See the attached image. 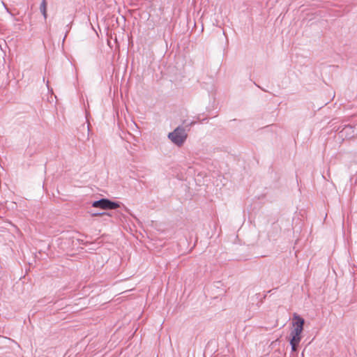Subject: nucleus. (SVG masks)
Here are the masks:
<instances>
[{"label": "nucleus", "instance_id": "f257e3e1", "mask_svg": "<svg viewBox=\"0 0 357 357\" xmlns=\"http://www.w3.org/2000/svg\"><path fill=\"white\" fill-rule=\"evenodd\" d=\"M305 324L304 319L299 315L294 314L292 319V328L289 334V342L291 350L296 351L302 339V333Z\"/></svg>", "mask_w": 357, "mask_h": 357}, {"label": "nucleus", "instance_id": "f03ea898", "mask_svg": "<svg viewBox=\"0 0 357 357\" xmlns=\"http://www.w3.org/2000/svg\"><path fill=\"white\" fill-rule=\"evenodd\" d=\"M169 138L178 146H181L187 138V134L183 128H177L169 134Z\"/></svg>", "mask_w": 357, "mask_h": 357}, {"label": "nucleus", "instance_id": "7ed1b4c3", "mask_svg": "<svg viewBox=\"0 0 357 357\" xmlns=\"http://www.w3.org/2000/svg\"><path fill=\"white\" fill-rule=\"evenodd\" d=\"M92 206L94 208H100L103 210L115 209L120 206L117 202H112L107 199H101L98 201H95L92 203Z\"/></svg>", "mask_w": 357, "mask_h": 357}, {"label": "nucleus", "instance_id": "20e7f679", "mask_svg": "<svg viewBox=\"0 0 357 357\" xmlns=\"http://www.w3.org/2000/svg\"><path fill=\"white\" fill-rule=\"evenodd\" d=\"M40 11L43 13L45 18H47V1L46 0H43L40 4Z\"/></svg>", "mask_w": 357, "mask_h": 357}, {"label": "nucleus", "instance_id": "39448f33", "mask_svg": "<svg viewBox=\"0 0 357 357\" xmlns=\"http://www.w3.org/2000/svg\"><path fill=\"white\" fill-rule=\"evenodd\" d=\"M105 215V213H100V214H96L95 215ZM105 215H109V213H106Z\"/></svg>", "mask_w": 357, "mask_h": 357}]
</instances>
